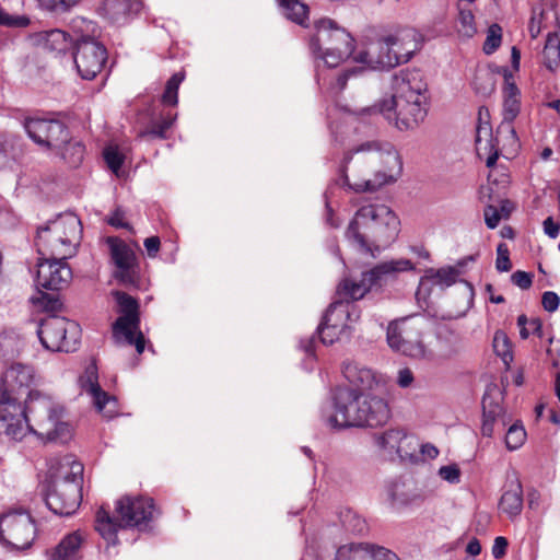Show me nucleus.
Here are the masks:
<instances>
[{
	"label": "nucleus",
	"mask_w": 560,
	"mask_h": 560,
	"mask_svg": "<svg viewBox=\"0 0 560 560\" xmlns=\"http://www.w3.org/2000/svg\"><path fill=\"white\" fill-rule=\"evenodd\" d=\"M402 172L401 159L387 141L369 140L347 152L340 165L345 184L354 191H375L394 183Z\"/></svg>",
	"instance_id": "f257e3e1"
},
{
	"label": "nucleus",
	"mask_w": 560,
	"mask_h": 560,
	"mask_svg": "<svg viewBox=\"0 0 560 560\" xmlns=\"http://www.w3.org/2000/svg\"><path fill=\"white\" fill-rule=\"evenodd\" d=\"M392 95L360 109L361 116L382 115L399 130H412L428 113V85L419 71H400L392 77Z\"/></svg>",
	"instance_id": "f03ea898"
},
{
	"label": "nucleus",
	"mask_w": 560,
	"mask_h": 560,
	"mask_svg": "<svg viewBox=\"0 0 560 560\" xmlns=\"http://www.w3.org/2000/svg\"><path fill=\"white\" fill-rule=\"evenodd\" d=\"M400 221L385 205H366L354 213L346 238L351 246L372 257L378 255L398 236Z\"/></svg>",
	"instance_id": "7ed1b4c3"
},
{
	"label": "nucleus",
	"mask_w": 560,
	"mask_h": 560,
	"mask_svg": "<svg viewBox=\"0 0 560 560\" xmlns=\"http://www.w3.org/2000/svg\"><path fill=\"white\" fill-rule=\"evenodd\" d=\"M49 485L45 494L47 508L55 514H73L82 500L83 465L71 455L55 459L49 467Z\"/></svg>",
	"instance_id": "20e7f679"
},
{
	"label": "nucleus",
	"mask_w": 560,
	"mask_h": 560,
	"mask_svg": "<svg viewBox=\"0 0 560 560\" xmlns=\"http://www.w3.org/2000/svg\"><path fill=\"white\" fill-rule=\"evenodd\" d=\"M31 432L46 443H67L72 438V427L66 420L65 407L51 396L30 390L26 400Z\"/></svg>",
	"instance_id": "39448f33"
},
{
	"label": "nucleus",
	"mask_w": 560,
	"mask_h": 560,
	"mask_svg": "<svg viewBox=\"0 0 560 560\" xmlns=\"http://www.w3.org/2000/svg\"><path fill=\"white\" fill-rule=\"evenodd\" d=\"M352 35L335 20L322 18L314 22V34L310 38V50L316 60L328 68L338 67L354 52Z\"/></svg>",
	"instance_id": "423d86ee"
},
{
	"label": "nucleus",
	"mask_w": 560,
	"mask_h": 560,
	"mask_svg": "<svg viewBox=\"0 0 560 560\" xmlns=\"http://www.w3.org/2000/svg\"><path fill=\"white\" fill-rule=\"evenodd\" d=\"M82 234L80 219L71 212L58 215L37 230L36 247L39 256L69 258Z\"/></svg>",
	"instance_id": "0eeeda50"
},
{
	"label": "nucleus",
	"mask_w": 560,
	"mask_h": 560,
	"mask_svg": "<svg viewBox=\"0 0 560 560\" xmlns=\"http://www.w3.org/2000/svg\"><path fill=\"white\" fill-rule=\"evenodd\" d=\"M71 27L75 33V68L82 79L92 80L103 69L107 60V50L90 34L95 32V24L92 21L75 18L71 22Z\"/></svg>",
	"instance_id": "6e6552de"
},
{
	"label": "nucleus",
	"mask_w": 560,
	"mask_h": 560,
	"mask_svg": "<svg viewBox=\"0 0 560 560\" xmlns=\"http://www.w3.org/2000/svg\"><path fill=\"white\" fill-rule=\"evenodd\" d=\"M113 295L120 313L113 324V338L118 345L135 346L137 352L141 354L145 348V338L140 330L139 303L135 298L121 291H115Z\"/></svg>",
	"instance_id": "1a4fd4ad"
},
{
	"label": "nucleus",
	"mask_w": 560,
	"mask_h": 560,
	"mask_svg": "<svg viewBox=\"0 0 560 560\" xmlns=\"http://www.w3.org/2000/svg\"><path fill=\"white\" fill-rule=\"evenodd\" d=\"M37 335L45 349L72 352L80 341V327L66 317L47 315L40 320Z\"/></svg>",
	"instance_id": "9d476101"
},
{
	"label": "nucleus",
	"mask_w": 560,
	"mask_h": 560,
	"mask_svg": "<svg viewBox=\"0 0 560 560\" xmlns=\"http://www.w3.org/2000/svg\"><path fill=\"white\" fill-rule=\"evenodd\" d=\"M413 269V264L406 258L383 261L371 270L363 272L360 280L345 279L337 290L339 299L353 301L362 299L383 277Z\"/></svg>",
	"instance_id": "9b49d317"
},
{
	"label": "nucleus",
	"mask_w": 560,
	"mask_h": 560,
	"mask_svg": "<svg viewBox=\"0 0 560 560\" xmlns=\"http://www.w3.org/2000/svg\"><path fill=\"white\" fill-rule=\"evenodd\" d=\"M27 136L40 148L48 151H61L69 140L67 126L52 118L27 117L23 122Z\"/></svg>",
	"instance_id": "f8f14e48"
},
{
	"label": "nucleus",
	"mask_w": 560,
	"mask_h": 560,
	"mask_svg": "<svg viewBox=\"0 0 560 560\" xmlns=\"http://www.w3.org/2000/svg\"><path fill=\"white\" fill-rule=\"evenodd\" d=\"M35 538L33 520L25 511H12L0 517V540L13 549L28 548Z\"/></svg>",
	"instance_id": "ddd939ff"
},
{
	"label": "nucleus",
	"mask_w": 560,
	"mask_h": 560,
	"mask_svg": "<svg viewBox=\"0 0 560 560\" xmlns=\"http://www.w3.org/2000/svg\"><path fill=\"white\" fill-rule=\"evenodd\" d=\"M110 259L115 266L113 277L125 287L140 285V267L135 250L118 237H107Z\"/></svg>",
	"instance_id": "4468645a"
},
{
	"label": "nucleus",
	"mask_w": 560,
	"mask_h": 560,
	"mask_svg": "<svg viewBox=\"0 0 560 560\" xmlns=\"http://www.w3.org/2000/svg\"><path fill=\"white\" fill-rule=\"evenodd\" d=\"M0 431L13 440H22L31 432L30 413L23 408L18 397L0 394Z\"/></svg>",
	"instance_id": "2eb2a0df"
},
{
	"label": "nucleus",
	"mask_w": 560,
	"mask_h": 560,
	"mask_svg": "<svg viewBox=\"0 0 560 560\" xmlns=\"http://www.w3.org/2000/svg\"><path fill=\"white\" fill-rule=\"evenodd\" d=\"M67 259L60 256H40L35 279L37 287L52 291L66 288L72 279Z\"/></svg>",
	"instance_id": "dca6fc26"
},
{
	"label": "nucleus",
	"mask_w": 560,
	"mask_h": 560,
	"mask_svg": "<svg viewBox=\"0 0 560 560\" xmlns=\"http://www.w3.org/2000/svg\"><path fill=\"white\" fill-rule=\"evenodd\" d=\"M360 318V311L358 306L348 300L339 299L330 304L326 314L324 315V324L328 330H331V338L327 339L323 335L324 345H332L340 335L345 334L346 330L350 329Z\"/></svg>",
	"instance_id": "f3484780"
},
{
	"label": "nucleus",
	"mask_w": 560,
	"mask_h": 560,
	"mask_svg": "<svg viewBox=\"0 0 560 560\" xmlns=\"http://www.w3.org/2000/svg\"><path fill=\"white\" fill-rule=\"evenodd\" d=\"M374 441L384 455L390 458L397 456L402 460L412 462L417 457L418 442L415 436L408 434L404 429L390 428L375 434Z\"/></svg>",
	"instance_id": "a211bd4d"
},
{
	"label": "nucleus",
	"mask_w": 560,
	"mask_h": 560,
	"mask_svg": "<svg viewBox=\"0 0 560 560\" xmlns=\"http://www.w3.org/2000/svg\"><path fill=\"white\" fill-rule=\"evenodd\" d=\"M116 513L124 527H147L154 513V503L150 498L124 497L117 501Z\"/></svg>",
	"instance_id": "6ab92c4d"
},
{
	"label": "nucleus",
	"mask_w": 560,
	"mask_h": 560,
	"mask_svg": "<svg viewBox=\"0 0 560 560\" xmlns=\"http://www.w3.org/2000/svg\"><path fill=\"white\" fill-rule=\"evenodd\" d=\"M334 412L327 418V423L331 428L345 429L350 427H360L352 422L353 413L360 409V396L350 387H337L334 396Z\"/></svg>",
	"instance_id": "aec40b11"
},
{
	"label": "nucleus",
	"mask_w": 560,
	"mask_h": 560,
	"mask_svg": "<svg viewBox=\"0 0 560 560\" xmlns=\"http://www.w3.org/2000/svg\"><path fill=\"white\" fill-rule=\"evenodd\" d=\"M383 393L359 394L360 409L353 413L352 422L361 427L383 425L389 419V408L386 400L381 396Z\"/></svg>",
	"instance_id": "412c9836"
},
{
	"label": "nucleus",
	"mask_w": 560,
	"mask_h": 560,
	"mask_svg": "<svg viewBox=\"0 0 560 560\" xmlns=\"http://www.w3.org/2000/svg\"><path fill=\"white\" fill-rule=\"evenodd\" d=\"M342 373L358 394L385 392L384 377L359 362H347Z\"/></svg>",
	"instance_id": "4be33fe9"
},
{
	"label": "nucleus",
	"mask_w": 560,
	"mask_h": 560,
	"mask_svg": "<svg viewBox=\"0 0 560 560\" xmlns=\"http://www.w3.org/2000/svg\"><path fill=\"white\" fill-rule=\"evenodd\" d=\"M386 337L388 346L395 351L416 359L425 355L424 345L418 339H411L406 318L392 322L387 327Z\"/></svg>",
	"instance_id": "5701e85b"
},
{
	"label": "nucleus",
	"mask_w": 560,
	"mask_h": 560,
	"mask_svg": "<svg viewBox=\"0 0 560 560\" xmlns=\"http://www.w3.org/2000/svg\"><path fill=\"white\" fill-rule=\"evenodd\" d=\"M389 46L392 57H396L393 67L408 62L412 56L421 48V36L413 28H405L385 36Z\"/></svg>",
	"instance_id": "b1692460"
},
{
	"label": "nucleus",
	"mask_w": 560,
	"mask_h": 560,
	"mask_svg": "<svg viewBox=\"0 0 560 560\" xmlns=\"http://www.w3.org/2000/svg\"><path fill=\"white\" fill-rule=\"evenodd\" d=\"M353 60L372 70L390 69L396 57H392L385 36L369 43L353 55Z\"/></svg>",
	"instance_id": "393cba45"
},
{
	"label": "nucleus",
	"mask_w": 560,
	"mask_h": 560,
	"mask_svg": "<svg viewBox=\"0 0 560 560\" xmlns=\"http://www.w3.org/2000/svg\"><path fill=\"white\" fill-rule=\"evenodd\" d=\"M35 372L30 365L13 363L2 374L0 394L5 393L11 397L22 394L34 383Z\"/></svg>",
	"instance_id": "a878e982"
},
{
	"label": "nucleus",
	"mask_w": 560,
	"mask_h": 560,
	"mask_svg": "<svg viewBox=\"0 0 560 560\" xmlns=\"http://www.w3.org/2000/svg\"><path fill=\"white\" fill-rule=\"evenodd\" d=\"M85 538V534L81 530L66 535L50 551L49 560H81Z\"/></svg>",
	"instance_id": "bb28decb"
},
{
	"label": "nucleus",
	"mask_w": 560,
	"mask_h": 560,
	"mask_svg": "<svg viewBox=\"0 0 560 560\" xmlns=\"http://www.w3.org/2000/svg\"><path fill=\"white\" fill-rule=\"evenodd\" d=\"M142 8L141 0H104L105 15L114 23L124 24Z\"/></svg>",
	"instance_id": "cd10ccee"
},
{
	"label": "nucleus",
	"mask_w": 560,
	"mask_h": 560,
	"mask_svg": "<svg viewBox=\"0 0 560 560\" xmlns=\"http://www.w3.org/2000/svg\"><path fill=\"white\" fill-rule=\"evenodd\" d=\"M499 509L510 518L521 514L523 509V487L518 479L508 481L499 502Z\"/></svg>",
	"instance_id": "c85d7f7f"
},
{
	"label": "nucleus",
	"mask_w": 560,
	"mask_h": 560,
	"mask_svg": "<svg viewBox=\"0 0 560 560\" xmlns=\"http://www.w3.org/2000/svg\"><path fill=\"white\" fill-rule=\"evenodd\" d=\"M475 142L478 155L488 154L486 165L493 167L499 158V150L493 144L491 127L488 122H480L477 126Z\"/></svg>",
	"instance_id": "c756f323"
},
{
	"label": "nucleus",
	"mask_w": 560,
	"mask_h": 560,
	"mask_svg": "<svg viewBox=\"0 0 560 560\" xmlns=\"http://www.w3.org/2000/svg\"><path fill=\"white\" fill-rule=\"evenodd\" d=\"M37 36L45 49L58 54L65 52L72 43L75 44V36L71 37L59 28L40 32Z\"/></svg>",
	"instance_id": "7c9ffc66"
},
{
	"label": "nucleus",
	"mask_w": 560,
	"mask_h": 560,
	"mask_svg": "<svg viewBox=\"0 0 560 560\" xmlns=\"http://www.w3.org/2000/svg\"><path fill=\"white\" fill-rule=\"evenodd\" d=\"M520 90L514 82L505 78V85L503 89V120L513 121L520 113L521 101Z\"/></svg>",
	"instance_id": "2f4dec72"
},
{
	"label": "nucleus",
	"mask_w": 560,
	"mask_h": 560,
	"mask_svg": "<svg viewBox=\"0 0 560 560\" xmlns=\"http://www.w3.org/2000/svg\"><path fill=\"white\" fill-rule=\"evenodd\" d=\"M375 544L359 542L340 546L335 556V560H371Z\"/></svg>",
	"instance_id": "473e14b6"
},
{
	"label": "nucleus",
	"mask_w": 560,
	"mask_h": 560,
	"mask_svg": "<svg viewBox=\"0 0 560 560\" xmlns=\"http://www.w3.org/2000/svg\"><path fill=\"white\" fill-rule=\"evenodd\" d=\"M287 19L306 27L308 21V7L300 0H277Z\"/></svg>",
	"instance_id": "72a5a7b5"
},
{
	"label": "nucleus",
	"mask_w": 560,
	"mask_h": 560,
	"mask_svg": "<svg viewBox=\"0 0 560 560\" xmlns=\"http://www.w3.org/2000/svg\"><path fill=\"white\" fill-rule=\"evenodd\" d=\"M118 527H124L119 520L118 522L115 521L103 508L98 510L95 520V529L103 538L108 541H114Z\"/></svg>",
	"instance_id": "f704fd0d"
},
{
	"label": "nucleus",
	"mask_w": 560,
	"mask_h": 560,
	"mask_svg": "<svg viewBox=\"0 0 560 560\" xmlns=\"http://www.w3.org/2000/svg\"><path fill=\"white\" fill-rule=\"evenodd\" d=\"M542 59L545 67L550 71L556 70L560 65V38L557 33L547 35Z\"/></svg>",
	"instance_id": "c9c22d12"
},
{
	"label": "nucleus",
	"mask_w": 560,
	"mask_h": 560,
	"mask_svg": "<svg viewBox=\"0 0 560 560\" xmlns=\"http://www.w3.org/2000/svg\"><path fill=\"white\" fill-rule=\"evenodd\" d=\"M459 275V270L455 267H444L438 270L431 269L428 271L425 277L421 279V283L425 280H431L440 288H448L457 281Z\"/></svg>",
	"instance_id": "e433bc0d"
},
{
	"label": "nucleus",
	"mask_w": 560,
	"mask_h": 560,
	"mask_svg": "<svg viewBox=\"0 0 560 560\" xmlns=\"http://www.w3.org/2000/svg\"><path fill=\"white\" fill-rule=\"evenodd\" d=\"M84 145L80 141H74L69 136V140L63 144L61 151H52L60 155L70 166L77 167L83 160Z\"/></svg>",
	"instance_id": "4c0bfd02"
},
{
	"label": "nucleus",
	"mask_w": 560,
	"mask_h": 560,
	"mask_svg": "<svg viewBox=\"0 0 560 560\" xmlns=\"http://www.w3.org/2000/svg\"><path fill=\"white\" fill-rule=\"evenodd\" d=\"M513 121H502L497 129L495 141L503 149H510L512 152L518 148V138L512 125Z\"/></svg>",
	"instance_id": "58836bf2"
},
{
	"label": "nucleus",
	"mask_w": 560,
	"mask_h": 560,
	"mask_svg": "<svg viewBox=\"0 0 560 560\" xmlns=\"http://www.w3.org/2000/svg\"><path fill=\"white\" fill-rule=\"evenodd\" d=\"M80 384L83 390H85L92 399L103 395V389L98 384L97 368L95 364H90L84 374L80 377Z\"/></svg>",
	"instance_id": "ea45409f"
},
{
	"label": "nucleus",
	"mask_w": 560,
	"mask_h": 560,
	"mask_svg": "<svg viewBox=\"0 0 560 560\" xmlns=\"http://www.w3.org/2000/svg\"><path fill=\"white\" fill-rule=\"evenodd\" d=\"M185 78L184 72L174 73L165 85V91L162 95V103L164 105L175 106L178 103V89Z\"/></svg>",
	"instance_id": "a19ab883"
},
{
	"label": "nucleus",
	"mask_w": 560,
	"mask_h": 560,
	"mask_svg": "<svg viewBox=\"0 0 560 560\" xmlns=\"http://www.w3.org/2000/svg\"><path fill=\"white\" fill-rule=\"evenodd\" d=\"M93 404L96 409L103 413L104 417L112 419L119 413L118 402L116 397L103 390V395L95 397Z\"/></svg>",
	"instance_id": "79ce46f5"
},
{
	"label": "nucleus",
	"mask_w": 560,
	"mask_h": 560,
	"mask_svg": "<svg viewBox=\"0 0 560 560\" xmlns=\"http://www.w3.org/2000/svg\"><path fill=\"white\" fill-rule=\"evenodd\" d=\"M176 116L163 117L160 121L152 122L147 129L139 132V138H166V131L172 127Z\"/></svg>",
	"instance_id": "37998d69"
},
{
	"label": "nucleus",
	"mask_w": 560,
	"mask_h": 560,
	"mask_svg": "<svg viewBox=\"0 0 560 560\" xmlns=\"http://www.w3.org/2000/svg\"><path fill=\"white\" fill-rule=\"evenodd\" d=\"M526 440V431L524 427L515 422L513 423L505 434V445L510 451L520 448Z\"/></svg>",
	"instance_id": "c03bdc74"
},
{
	"label": "nucleus",
	"mask_w": 560,
	"mask_h": 560,
	"mask_svg": "<svg viewBox=\"0 0 560 560\" xmlns=\"http://www.w3.org/2000/svg\"><path fill=\"white\" fill-rule=\"evenodd\" d=\"M502 28L499 24H491L487 32V37L483 43V51L487 55L493 54L501 45Z\"/></svg>",
	"instance_id": "a18cd8bd"
},
{
	"label": "nucleus",
	"mask_w": 560,
	"mask_h": 560,
	"mask_svg": "<svg viewBox=\"0 0 560 560\" xmlns=\"http://www.w3.org/2000/svg\"><path fill=\"white\" fill-rule=\"evenodd\" d=\"M499 424H501L502 428L505 427L504 418L497 416L494 410H487L483 405V422L481 427L482 434L489 438L492 436L494 427Z\"/></svg>",
	"instance_id": "49530a36"
},
{
	"label": "nucleus",
	"mask_w": 560,
	"mask_h": 560,
	"mask_svg": "<svg viewBox=\"0 0 560 560\" xmlns=\"http://www.w3.org/2000/svg\"><path fill=\"white\" fill-rule=\"evenodd\" d=\"M458 32L465 37H472L476 32L475 18L470 10H460L458 13Z\"/></svg>",
	"instance_id": "de8ad7c7"
},
{
	"label": "nucleus",
	"mask_w": 560,
	"mask_h": 560,
	"mask_svg": "<svg viewBox=\"0 0 560 560\" xmlns=\"http://www.w3.org/2000/svg\"><path fill=\"white\" fill-rule=\"evenodd\" d=\"M104 159L113 173L118 175L124 163V156L116 148L108 147L104 150Z\"/></svg>",
	"instance_id": "09e8293b"
},
{
	"label": "nucleus",
	"mask_w": 560,
	"mask_h": 560,
	"mask_svg": "<svg viewBox=\"0 0 560 560\" xmlns=\"http://www.w3.org/2000/svg\"><path fill=\"white\" fill-rule=\"evenodd\" d=\"M495 268L499 272H508L512 268L510 252L504 243H500L497 247Z\"/></svg>",
	"instance_id": "8fccbe9b"
},
{
	"label": "nucleus",
	"mask_w": 560,
	"mask_h": 560,
	"mask_svg": "<svg viewBox=\"0 0 560 560\" xmlns=\"http://www.w3.org/2000/svg\"><path fill=\"white\" fill-rule=\"evenodd\" d=\"M438 475L441 479L447 481L452 485H457L460 482V469L457 464H451L446 466H442L438 470Z\"/></svg>",
	"instance_id": "3c124183"
},
{
	"label": "nucleus",
	"mask_w": 560,
	"mask_h": 560,
	"mask_svg": "<svg viewBox=\"0 0 560 560\" xmlns=\"http://www.w3.org/2000/svg\"><path fill=\"white\" fill-rule=\"evenodd\" d=\"M39 5L48 11H68L81 0H37Z\"/></svg>",
	"instance_id": "603ef678"
},
{
	"label": "nucleus",
	"mask_w": 560,
	"mask_h": 560,
	"mask_svg": "<svg viewBox=\"0 0 560 560\" xmlns=\"http://www.w3.org/2000/svg\"><path fill=\"white\" fill-rule=\"evenodd\" d=\"M493 348L498 355L502 357L504 360L506 357L511 355L510 351V342L506 335L503 331H497L493 338Z\"/></svg>",
	"instance_id": "864d4df0"
},
{
	"label": "nucleus",
	"mask_w": 560,
	"mask_h": 560,
	"mask_svg": "<svg viewBox=\"0 0 560 560\" xmlns=\"http://www.w3.org/2000/svg\"><path fill=\"white\" fill-rule=\"evenodd\" d=\"M363 68H351L346 71H343L341 74L338 75L336 83L331 86V89L336 92H341L347 84V81L351 78H357L359 74L363 73Z\"/></svg>",
	"instance_id": "5fc2aeb1"
},
{
	"label": "nucleus",
	"mask_w": 560,
	"mask_h": 560,
	"mask_svg": "<svg viewBox=\"0 0 560 560\" xmlns=\"http://www.w3.org/2000/svg\"><path fill=\"white\" fill-rule=\"evenodd\" d=\"M107 223L118 229H131L130 224L126 220V212L119 207L116 208L108 217Z\"/></svg>",
	"instance_id": "6e6d98bb"
},
{
	"label": "nucleus",
	"mask_w": 560,
	"mask_h": 560,
	"mask_svg": "<svg viewBox=\"0 0 560 560\" xmlns=\"http://www.w3.org/2000/svg\"><path fill=\"white\" fill-rule=\"evenodd\" d=\"M511 281L516 287L526 290L530 288L533 283V275L529 272L517 270L511 276Z\"/></svg>",
	"instance_id": "4d7b16f0"
},
{
	"label": "nucleus",
	"mask_w": 560,
	"mask_h": 560,
	"mask_svg": "<svg viewBox=\"0 0 560 560\" xmlns=\"http://www.w3.org/2000/svg\"><path fill=\"white\" fill-rule=\"evenodd\" d=\"M485 222L489 229H495L501 220V213L495 206L489 205L485 208Z\"/></svg>",
	"instance_id": "13d9d810"
},
{
	"label": "nucleus",
	"mask_w": 560,
	"mask_h": 560,
	"mask_svg": "<svg viewBox=\"0 0 560 560\" xmlns=\"http://www.w3.org/2000/svg\"><path fill=\"white\" fill-rule=\"evenodd\" d=\"M560 299L556 292L546 291L542 294L541 304L547 312H555L558 310Z\"/></svg>",
	"instance_id": "bf43d9fd"
},
{
	"label": "nucleus",
	"mask_w": 560,
	"mask_h": 560,
	"mask_svg": "<svg viewBox=\"0 0 560 560\" xmlns=\"http://www.w3.org/2000/svg\"><path fill=\"white\" fill-rule=\"evenodd\" d=\"M28 24V19L25 16H18L13 18L7 14L1 8H0V25H8V26H26Z\"/></svg>",
	"instance_id": "052dcab7"
},
{
	"label": "nucleus",
	"mask_w": 560,
	"mask_h": 560,
	"mask_svg": "<svg viewBox=\"0 0 560 560\" xmlns=\"http://www.w3.org/2000/svg\"><path fill=\"white\" fill-rule=\"evenodd\" d=\"M371 560H400V558L394 551L376 545L372 552Z\"/></svg>",
	"instance_id": "680f3d73"
},
{
	"label": "nucleus",
	"mask_w": 560,
	"mask_h": 560,
	"mask_svg": "<svg viewBox=\"0 0 560 560\" xmlns=\"http://www.w3.org/2000/svg\"><path fill=\"white\" fill-rule=\"evenodd\" d=\"M413 380H415L413 373L410 369L404 368L398 371L397 384L401 388H407V387L411 386Z\"/></svg>",
	"instance_id": "e2e57ef3"
},
{
	"label": "nucleus",
	"mask_w": 560,
	"mask_h": 560,
	"mask_svg": "<svg viewBox=\"0 0 560 560\" xmlns=\"http://www.w3.org/2000/svg\"><path fill=\"white\" fill-rule=\"evenodd\" d=\"M506 548H508V540L506 538L504 537H497L494 539V542H493V546H492V556L494 559H500L502 558L505 552H506Z\"/></svg>",
	"instance_id": "0e129e2a"
},
{
	"label": "nucleus",
	"mask_w": 560,
	"mask_h": 560,
	"mask_svg": "<svg viewBox=\"0 0 560 560\" xmlns=\"http://www.w3.org/2000/svg\"><path fill=\"white\" fill-rule=\"evenodd\" d=\"M161 241L158 236L147 237L144 240V247L147 249L148 256L153 258L160 250Z\"/></svg>",
	"instance_id": "69168bd1"
},
{
	"label": "nucleus",
	"mask_w": 560,
	"mask_h": 560,
	"mask_svg": "<svg viewBox=\"0 0 560 560\" xmlns=\"http://www.w3.org/2000/svg\"><path fill=\"white\" fill-rule=\"evenodd\" d=\"M418 447L420 448L421 455L427 459H434L440 454L439 448L431 443L418 444Z\"/></svg>",
	"instance_id": "338daca9"
},
{
	"label": "nucleus",
	"mask_w": 560,
	"mask_h": 560,
	"mask_svg": "<svg viewBox=\"0 0 560 560\" xmlns=\"http://www.w3.org/2000/svg\"><path fill=\"white\" fill-rule=\"evenodd\" d=\"M559 228H560L559 224L555 223V221L551 217H548L544 221V231L551 238H556L558 236Z\"/></svg>",
	"instance_id": "774afa93"
}]
</instances>
